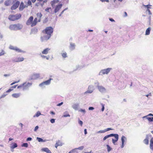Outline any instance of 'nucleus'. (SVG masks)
Wrapping results in <instances>:
<instances>
[{"label":"nucleus","instance_id":"f257e3e1","mask_svg":"<svg viewBox=\"0 0 153 153\" xmlns=\"http://www.w3.org/2000/svg\"><path fill=\"white\" fill-rule=\"evenodd\" d=\"M53 28L52 27H48L42 30V33L44 35L41 36V41L43 42L48 40L51 37V34L53 32Z\"/></svg>","mask_w":153,"mask_h":153},{"label":"nucleus","instance_id":"f03ea898","mask_svg":"<svg viewBox=\"0 0 153 153\" xmlns=\"http://www.w3.org/2000/svg\"><path fill=\"white\" fill-rule=\"evenodd\" d=\"M23 25L20 24H11L9 27V29L11 30L17 31L20 30L23 28Z\"/></svg>","mask_w":153,"mask_h":153},{"label":"nucleus","instance_id":"7ed1b4c3","mask_svg":"<svg viewBox=\"0 0 153 153\" xmlns=\"http://www.w3.org/2000/svg\"><path fill=\"white\" fill-rule=\"evenodd\" d=\"M21 14H17L15 15H10L8 17V19L11 21H14L19 19L21 17Z\"/></svg>","mask_w":153,"mask_h":153},{"label":"nucleus","instance_id":"20e7f679","mask_svg":"<svg viewBox=\"0 0 153 153\" xmlns=\"http://www.w3.org/2000/svg\"><path fill=\"white\" fill-rule=\"evenodd\" d=\"M9 48L10 49L14 50L18 53H25V51L22 50L16 46H14L13 45H10L9 46Z\"/></svg>","mask_w":153,"mask_h":153},{"label":"nucleus","instance_id":"39448f33","mask_svg":"<svg viewBox=\"0 0 153 153\" xmlns=\"http://www.w3.org/2000/svg\"><path fill=\"white\" fill-rule=\"evenodd\" d=\"M53 80L51 78H50L48 80L44 81L39 85V86L41 87H43L45 85H48L50 84L51 80Z\"/></svg>","mask_w":153,"mask_h":153},{"label":"nucleus","instance_id":"423d86ee","mask_svg":"<svg viewBox=\"0 0 153 153\" xmlns=\"http://www.w3.org/2000/svg\"><path fill=\"white\" fill-rule=\"evenodd\" d=\"M39 77L40 75L39 74H34L30 76L28 79L29 80H36L39 78Z\"/></svg>","mask_w":153,"mask_h":153},{"label":"nucleus","instance_id":"0eeeda50","mask_svg":"<svg viewBox=\"0 0 153 153\" xmlns=\"http://www.w3.org/2000/svg\"><path fill=\"white\" fill-rule=\"evenodd\" d=\"M111 68H108L101 70L99 73V75H102L103 74H107L110 71Z\"/></svg>","mask_w":153,"mask_h":153},{"label":"nucleus","instance_id":"6e6552de","mask_svg":"<svg viewBox=\"0 0 153 153\" xmlns=\"http://www.w3.org/2000/svg\"><path fill=\"white\" fill-rule=\"evenodd\" d=\"M14 4L12 5L11 7V9L12 10H15L17 8L20 4V2L17 0L14 3Z\"/></svg>","mask_w":153,"mask_h":153},{"label":"nucleus","instance_id":"1a4fd4ad","mask_svg":"<svg viewBox=\"0 0 153 153\" xmlns=\"http://www.w3.org/2000/svg\"><path fill=\"white\" fill-rule=\"evenodd\" d=\"M112 134L113 135H112V137H114L115 138V140L113 138L112 139V142L113 143L114 145H115V143L117 142L118 140L119 135L118 134Z\"/></svg>","mask_w":153,"mask_h":153},{"label":"nucleus","instance_id":"9d476101","mask_svg":"<svg viewBox=\"0 0 153 153\" xmlns=\"http://www.w3.org/2000/svg\"><path fill=\"white\" fill-rule=\"evenodd\" d=\"M94 87L92 85H90L88 86V90L85 92L84 94H86L87 93H91L93 91L94 89Z\"/></svg>","mask_w":153,"mask_h":153},{"label":"nucleus","instance_id":"9b49d317","mask_svg":"<svg viewBox=\"0 0 153 153\" xmlns=\"http://www.w3.org/2000/svg\"><path fill=\"white\" fill-rule=\"evenodd\" d=\"M98 89L99 91L101 93H105L106 92V89L102 86H99Z\"/></svg>","mask_w":153,"mask_h":153},{"label":"nucleus","instance_id":"f8f14e48","mask_svg":"<svg viewBox=\"0 0 153 153\" xmlns=\"http://www.w3.org/2000/svg\"><path fill=\"white\" fill-rule=\"evenodd\" d=\"M62 4H60L56 5L54 9V13H56L58 12L60 9L62 7Z\"/></svg>","mask_w":153,"mask_h":153},{"label":"nucleus","instance_id":"ddd939ff","mask_svg":"<svg viewBox=\"0 0 153 153\" xmlns=\"http://www.w3.org/2000/svg\"><path fill=\"white\" fill-rule=\"evenodd\" d=\"M32 85V83L28 82L27 84H25L23 87V90L27 89L28 88L31 86Z\"/></svg>","mask_w":153,"mask_h":153},{"label":"nucleus","instance_id":"4468645a","mask_svg":"<svg viewBox=\"0 0 153 153\" xmlns=\"http://www.w3.org/2000/svg\"><path fill=\"white\" fill-rule=\"evenodd\" d=\"M33 18L32 16L30 17L26 22V25H31L33 20Z\"/></svg>","mask_w":153,"mask_h":153},{"label":"nucleus","instance_id":"2eb2a0df","mask_svg":"<svg viewBox=\"0 0 153 153\" xmlns=\"http://www.w3.org/2000/svg\"><path fill=\"white\" fill-rule=\"evenodd\" d=\"M121 140L122 141V145L121 147V148H123L124 146L125 141L127 140V138L125 136H122L121 137Z\"/></svg>","mask_w":153,"mask_h":153},{"label":"nucleus","instance_id":"dca6fc26","mask_svg":"<svg viewBox=\"0 0 153 153\" xmlns=\"http://www.w3.org/2000/svg\"><path fill=\"white\" fill-rule=\"evenodd\" d=\"M59 1L58 0H53L51 1L50 4H51L52 7L54 8L55 5V4L58 3Z\"/></svg>","mask_w":153,"mask_h":153},{"label":"nucleus","instance_id":"f3484780","mask_svg":"<svg viewBox=\"0 0 153 153\" xmlns=\"http://www.w3.org/2000/svg\"><path fill=\"white\" fill-rule=\"evenodd\" d=\"M38 29L36 27H34L31 29V32L30 33V34H36L38 32Z\"/></svg>","mask_w":153,"mask_h":153},{"label":"nucleus","instance_id":"a211bd4d","mask_svg":"<svg viewBox=\"0 0 153 153\" xmlns=\"http://www.w3.org/2000/svg\"><path fill=\"white\" fill-rule=\"evenodd\" d=\"M37 18L38 19V22H39L41 21V19L42 15L40 13H38L36 14Z\"/></svg>","mask_w":153,"mask_h":153},{"label":"nucleus","instance_id":"6ab92c4d","mask_svg":"<svg viewBox=\"0 0 153 153\" xmlns=\"http://www.w3.org/2000/svg\"><path fill=\"white\" fill-rule=\"evenodd\" d=\"M24 58L23 57H18L14 59L13 61L15 62H19L23 61Z\"/></svg>","mask_w":153,"mask_h":153},{"label":"nucleus","instance_id":"aec40b11","mask_svg":"<svg viewBox=\"0 0 153 153\" xmlns=\"http://www.w3.org/2000/svg\"><path fill=\"white\" fill-rule=\"evenodd\" d=\"M50 50V49L49 48H47L44 49L42 51V54H47L48 53L49 51Z\"/></svg>","mask_w":153,"mask_h":153},{"label":"nucleus","instance_id":"412c9836","mask_svg":"<svg viewBox=\"0 0 153 153\" xmlns=\"http://www.w3.org/2000/svg\"><path fill=\"white\" fill-rule=\"evenodd\" d=\"M25 7V6L24 5V3L22 2L21 3L19 7V10L20 11L22 10Z\"/></svg>","mask_w":153,"mask_h":153},{"label":"nucleus","instance_id":"4be33fe9","mask_svg":"<svg viewBox=\"0 0 153 153\" xmlns=\"http://www.w3.org/2000/svg\"><path fill=\"white\" fill-rule=\"evenodd\" d=\"M149 136L147 134L146 136V138L143 140V143L146 145L149 144Z\"/></svg>","mask_w":153,"mask_h":153},{"label":"nucleus","instance_id":"5701e85b","mask_svg":"<svg viewBox=\"0 0 153 153\" xmlns=\"http://www.w3.org/2000/svg\"><path fill=\"white\" fill-rule=\"evenodd\" d=\"M11 146H10V148L11 149H13L14 148L17 147L18 146V145L16 143H12L11 144Z\"/></svg>","mask_w":153,"mask_h":153},{"label":"nucleus","instance_id":"b1692460","mask_svg":"<svg viewBox=\"0 0 153 153\" xmlns=\"http://www.w3.org/2000/svg\"><path fill=\"white\" fill-rule=\"evenodd\" d=\"M79 106V104L78 103H76L74 104L72 107L75 110H77Z\"/></svg>","mask_w":153,"mask_h":153},{"label":"nucleus","instance_id":"393cba45","mask_svg":"<svg viewBox=\"0 0 153 153\" xmlns=\"http://www.w3.org/2000/svg\"><path fill=\"white\" fill-rule=\"evenodd\" d=\"M151 30V28L149 27L147 28L146 31L145 35H149L150 34V32Z\"/></svg>","mask_w":153,"mask_h":153},{"label":"nucleus","instance_id":"a878e982","mask_svg":"<svg viewBox=\"0 0 153 153\" xmlns=\"http://www.w3.org/2000/svg\"><path fill=\"white\" fill-rule=\"evenodd\" d=\"M70 49L71 50H73L75 49V45L74 43L71 42L70 43Z\"/></svg>","mask_w":153,"mask_h":153},{"label":"nucleus","instance_id":"bb28decb","mask_svg":"<svg viewBox=\"0 0 153 153\" xmlns=\"http://www.w3.org/2000/svg\"><path fill=\"white\" fill-rule=\"evenodd\" d=\"M84 148V146H81L79 147L78 148H75V149H72L71 150V151L73 152V151H76L77 149H79V150H82Z\"/></svg>","mask_w":153,"mask_h":153},{"label":"nucleus","instance_id":"cd10ccee","mask_svg":"<svg viewBox=\"0 0 153 153\" xmlns=\"http://www.w3.org/2000/svg\"><path fill=\"white\" fill-rule=\"evenodd\" d=\"M12 96L13 97L17 98L20 96V94H19V93L13 94H12Z\"/></svg>","mask_w":153,"mask_h":153},{"label":"nucleus","instance_id":"c85d7f7f","mask_svg":"<svg viewBox=\"0 0 153 153\" xmlns=\"http://www.w3.org/2000/svg\"><path fill=\"white\" fill-rule=\"evenodd\" d=\"M112 134H110L108 135L105 136V137H104V138H103V140H104V141L105 140L108 138L110 137H112V135H112Z\"/></svg>","mask_w":153,"mask_h":153},{"label":"nucleus","instance_id":"c756f323","mask_svg":"<svg viewBox=\"0 0 153 153\" xmlns=\"http://www.w3.org/2000/svg\"><path fill=\"white\" fill-rule=\"evenodd\" d=\"M41 56L43 58V59H46L47 60H49V58L50 57V56H49L48 55L47 56H45L44 55H41Z\"/></svg>","mask_w":153,"mask_h":153},{"label":"nucleus","instance_id":"7c9ffc66","mask_svg":"<svg viewBox=\"0 0 153 153\" xmlns=\"http://www.w3.org/2000/svg\"><path fill=\"white\" fill-rule=\"evenodd\" d=\"M36 140H37L39 142H45L46 140H43L42 138L39 137H36Z\"/></svg>","mask_w":153,"mask_h":153},{"label":"nucleus","instance_id":"2f4dec72","mask_svg":"<svg viewBox=\"0 0 153 153\" xmlns=\"http://www.w3.org/2000/svg\"><path fill=\"white\" fill-rule=\"evenodd\" d=\"M106 146L107 149V151L109 152L112 149V148L109 146V145H106Z\"/></svg>","mask_w":153,"mask_h":153},{"label":"nucleus","instance_id":"473e14b6","mask_svg":"<svg viewBox=\"0 0 153 153\" xmlns=\"http://www.w3.org/2000/svg\"><path fill=\"white\" fill-rule=\"evenodd\" d=\"M70 116L68 113H66V112H65L64 113V114L62 116V117H70Z\"/></svg>","mask_w":153,"mask_h":153},{"label":"nucleus","instance_id":"72a5a7b5","mask_svg":"<svg viewBox=\"0 0 153 153\" xmlns=\"http://www.w3.org/2000/svg\"><path fill=\"white\" fill-rule=\"evenodd\" d=\"M7 95V94L6 92H4V94L0 97V99L4 98Z\"/></svg>","mask_w":153,"mask_h":153},{"label":"nucleus","instance_id":"f704fd0d","mask_svg":"<svg viewBox=\"0 0 153 153\" xmlns=\"http://www.w3.org/2000/svg\"><path fill=\"white\" fill-rule=\"evenodd\" d=\"M37 22L33 20L32 22L31 25V27H33V26H35L36 25Z\"/></svg>","mask_w":153,"mask_h":153},{"label":"nucleus","instance_id":"c9c22d12","mask_svg":"<svg viewBox=\"0 0 153 153\" xmlns=\"http://www.w3.org/2000/svg\"><path fill=\"white\" fill-rule=\"evenodd\" d=\"M49 150V149L47 148H43L41 149L42 151L45 152L47 153V151Z\"/></svg>","mask_w":153,"mask_h":153},{"label":"nucleus","instance_id":"e433bc0d","mask_svg":"<svg viewBox=\"0 0 153 153\" xmlns=\"http://www.w3.org/2000/svg\"><path fill=\"white\" fill-rule=\"evenodd\" d=\"M61 55L63 58H65L67 57V53L66 52L62 53Z\"/></svg>","mask_w":153,"mask_h":153},{"label":"nucleus","instance_id":"4c0bfd02","mask_svg":"<svg viewBox=\"0 0 153 153\" xmlns=\"http://www.w3.org/2000/svg\"><path fill=\"white\" fill-rule=\"evenodd\" d=\"M22 147H27L28 146V144L27 143H24L21 145Z\"/></svg>","mask_w":153,"mask_h":153},{"label":"nucleus","instance_id":"58836bf2","mask_svg":"<svg viewBox=\"0 0 153 153\" xmlns=\"http://www.w3.org/2000/svg\"><path fill=\"white\" fill-rule=\"evenodd\" d=\"M41 115V113L39 111H38L37 112L35 115L34 116V117L36 116L38 117Z\"/></svg>","mask_w":153,"mask_h":153},{"label":"nucleus","instance_id":"ea45409f","mask_svg":"<svg viewBox=\"0 0 153 153\" xmlns=\"http://www.w3.org/2000/svg\"><path fill=\"white\" fill-rule=\"evenodd\" d=\"M95 86L97 88H98L99 86H100V85H99V83L98 81H96L94 83Z\"/></svg>","mask_w":153,"mask_h":153},{"label":"nucleus","instance_id":"a19ab883","mask_svg":"<svg viewBox=\"0 0 153 153\" xmlns=\"http://www.w3.org/2000/svg\"><path fill=\"white\" fill-rule=\"evenodd\" d=\"M26 82H24L23 83V84L20 85H19L17 87L18 88H22V87L23 88V87L24 86V85L26 83Z\"/></svg>","mask_w":153,"mask_h":153},{"label":"nucleus","instance_id":"79ce46f5","mask_svg":"<svg viewBox=\"0 0 153 153\" xmlns=\"http://www.w3.org/2000/svg\"><path fill=\"white\" fill-rule=\"evenodd\" d=\"M101 105L102 106V108H101V111H103L105 109V104L103 103H101Z\"/></svg>","mask_w":153,"mask_h":153},{"label":"nucleus","instance_id":"37998d69","mask_svg":"<svg viewBox=\"0 0 153 153\" xmlns=\"http://www.w3.org/2000/svg\"><path fill=\"white\" fill-rule=\"evenodd\" d=\"M51 10V7H49L47 8L45 10L48 12H49V10Z\"/></svg>","mask_w":153,"mask_h":153},{"label":"nucleus","instance_id":"c03bdc74","mask_svg":"<svg viewBox=\"0 0 153 153\" xmlns=\"http://www.w3.org/2000/svg\"><path fill=\"white\" fill-rule=\"evenodd\" d=\"M56 143H57L58 145L59 146H62V144L60 141L59 140H58Z\"/></svg>","mask_w":153,"mask_h":153},{"label":"nucleus","instance_id":"a18cd8bd","mask_svg":"<svg viewBox=\"0 0 153 153\" xmlns=\"http://www.w3.org/2000/svg\"><path fill=\"white\" fill-rule=\"evenodd\" d=\"M55 119L53 118L51 119L50 120L51 122L52 123H55Z\"/></svg>","mask_w":153,"mask_h":153},{"label":"nucleus","instance_id":"49530a36","mask_svg":"<svg viewBox=\"0 0 153 153\" xmlns=\"http://www.w3.org/2000/svg\"><path fill=\"white\" fill-rule=\"evenodd\" d=\"M4 51L2 50L1 52L0 53V56L4 55Z\"/></svg>","mask_w":153,"mask_h":153},{"label":"nucleus","instance_id":"de8ad7c7","mask_svg":"<svg viewBox=\"0 0 153 153\" xmlns=\"http://www.w3.org/2000/svg\"><path fill=\"white\" fill-rule=\"evenodd\" d=\"M78 123L81 126H82V125L83 124V122L82 121L80 120L79 119L78 121Z\"/></svg>","mask_w":153,"mask_h":153},{"label":"nucleus","instance_id":"09e8293b","mask_svg":"<svg viewBox=\"0 0 153 153\" xmlns=\"http://www.w3.org/2000/svg\"><path fill=\"white\" fill-rule=\"evenodd\" d=\"M150 145H152L153 144V137H152L150 141Z\"/></svg>","mask_w":153,"mask_h":153},{"label":"nucleus","instance_id":"8fccbe9b","mask_svg":"<svg viewBox=\"0 0 153 153\" xmlns=\"http://www.w3.org/2000/svg\"><path fill=\"white\" fill-rule=\"evenodd\" d=\"M80 111L83 112L84 114L86 112L85 110V109H80L79 110Z\"/></svg>","mask_w":153,"mask_h":153},{"label":"nucleus","instance_id":"3c124183","mask_svg":"<svg viewBox=\"0 0 153 153\" xmlns=\"http://www.w3.org/2000/svg\"><path fill=\"white\" fill-rule=\"evenodd\" d=\"M112 130L113 129H112L111 128H107L105 129V132H106L107 131Z\"/></svg>","mask_w":153,"mask_h":153},{"label":"nucleus","instance_id":"603ef678","mask_svg":"<svg viewBox=\"0 0 153 153\" xmlns=\"http://www.w3.org/2000/svg\"><path fill=\"white\" fill-rule=\"evenodd\" d=\"M94 109V108L93 107H89L88 108L89 110H93Z\"/></svg>","mask_w":153,"mask_h":153},{"label":"nucleus","instance_id":"864d4df0","mask_svg":"<svg viewBox=\"0 0 153 153\" xmlns=\"http://www.w3.org/2000/svg\"><path fill=\"white\" fill-rule=\"evenodd\" d=\"M32 140V138L30 137H28L26 139V141H31Z\"/></svg>","mask_w":153,"mask_h":153},{"label":"nucleus","instance_id":"5fc2aeb1","mask_svg":"<svg viewBox=\"0 0 153 153\" xmlns=\"http://www.w3.org/2000/svg\"><path fill=\"white\" fill-rule=\"evenodd\" d=\"M32 3L31 1L29 0L27 1V4L28 5H31Z\"/></svg>","mask_w":153,"mask_h":153},{"label":"nucleus","instance_id":"6e6d98bb","mask_svg":"<svg viewBox=\"0 0 153 153\" xmlns=\"http://www.w3.org/2000/svg\"><path fill=\"white\" fill-rule=\"evenodd\" d=\"M39 128V126H36L35 128H34V131H37V130Z\"/></svg>","mask_w":153,"mask_h":153},{"label":"nucleus","instance_id":"4d7b16f0","mask_svg":"<svg viewBox=\"0 0 153 153\" xmlns=\"http://www.w3.org/2000/svg\"><path fill=\"white\" fill-rule=\"evenodd\" d=\"M63 102H61L58 103L57 105V106H61L63 104Z\"/></svg>","mask_w":153,"mask_h":153},{"label":"nucleus","instance_id":"13d9d810","mask_svg":"<svg viewBox=\"0 0 153 153\" xmlns=\"http://www.w3.org/2000/svg\"><path fill=\"white\" fill-rule=\"evenodd\" d=\"M19 81H20V80H19L17 81H16V82H13V83H11L10 85H13V84H15L16 83H18V82H19Z\"/></svg>","mask_w":153,"mask_h":153},{"label":"nucleus","instance_id":"bf43d9fd","mask_svg":"<svg viewBox=\"0 0 153 153\" xmlns=\"http://www.w3.org/2000/svg\"><path fill=\"white\" fill-rule=\"evenodd\" d=\"M150 148L151 150L153 151V144L150 145Z\"/></svg>","mask_w":153,"mask_h":153},{"label":"nucleus","instance_id":"052dcab7","mask_svg":"<svg viewBox=\"0 0 153 153\" xmlns=\"http://www.w3.org/2000/svg\"><path fill=\"white\" fill-rule=\"evenodd\" d=\"M13 90V89H11V88H10L8 90L6 91V92L7 93H8V92H10V91H12Z\"/></svg>","mask_w":153,"mask_h":153},{"label":"nucleus","instance_id":"680f3d73","mask_svg":"<svg viewBox=\"0 0 153 153\" xmlns=\"http://www.w3.org/2000/svg\"><path fill=\"white\" fill-rule=\"evenodd\" d=\"M100 0L102 2L106 1L107 2H109V0Z\"/></svg>","mask_w":153,"mask_h":153},{"label":"nucleus","instance_id":"e2e57ef3","mask_svg":"<svg viewBox=\"0 0 153 153\" xmlns=\"http://www.w3.org/2000/svg\"><path fill=\"white\" fill-rule=\"evenodd\" d=\"M109 20L110 21L112 22H115L114 20L113 19L111 18H109Z\"/></svg>","mask_w":153,"mask_h":153},{"label":"nucleus","instance_id":"0e129e2a","mask_svg":"<svg viewBox=\"0 0 153 153\" xmlns=\"http://www.w3.org/2000/svg\"><path fill=\"white\" fill-rule=\"evenodd\" d=\"M84 134L85 135L87 134L86 129H85L84 130Z\"/></svg>","mask_w":153,"mask_h":153},{"label":"nucleus","instance_id":"69168bd1","mask_svg":"<svg viewBox=\"0 0 153 153\" xmlns=\"http://www.w3.org/2000/svg\"><path fill=\"white\" fill-rule=\"evenodd\" d=\"M3 35L1 33H0V38L1 39H2L3 38Z\"/></svg>","mask_w":153,"mask_h":153},{"label":"nucleus","instance_id":"338daca9","mask_svg":"<svg viewBox=\"0 0 153 153\" xmlns=\"http://www.w3.org/2000/svg\"><path fill=\"white\" fill-rule=\"evenodd\" d=\"M147 116H150L153 117V114H151V113H150V114H148V115H147Z\"/></svg>","mask_w":153,"mask_h":153},{"label":"nucleus","instance_id":"774afa93","mask_svg":"<svg viewBox=\"0 0 153 153\" xmlns=\"http://www.w3.org/2000/svg\"><path fill=\"white\" fill-rule=\"evenodd\" d=\"M51 114H52V115H55V113L53 111H51L50 112Z\"/></svg>","mask_w":153,"mask_h":153}]
</instances>
